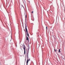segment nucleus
I'll return each instance as SVG.
<instances>
[{
    "instance_id": "nucleus-9",
    "label": "nucleus",
    "mask_w": 65,
    "mask_h": 65,
    "mask_svg": "<svg viewBox=\"0 0 65 65\" xmlns=\"http://www.w3.org/2000/svg\"><path fill=\"white\" fill-rule=\"evenodd\" d=\"M46 30H47V26L46 27Z\"/></svg>"
},
{
    "instance_id": "nucleus-5",
    "label": "nucleus",
    "mask_w": 65,
    "mask_h": 65,
    "mask_svg": "<svg viewBox=\"0 0 65 65\" xmlns=\"http://www.w3.org/2000/svg\"><path fill=\"white\" fill-rule=\"evenodd\" d=\"M59 52L60 53H61V51H60V49H59Z\"/></svg>"
},
{
    "instance_id": "nucleus-4",
    "label": "nucleus",
    "mask_w": 65,
    "mask_h": 65,
    "mask_svg": "<svg viewBox=\"0 0 65 65\" xmlns=\"http://www.w3.org/2000/svg\"><path fill=\"white\" fill-rule=\"evenodd\" d=\"M29 39V38L27 37V36H26V40H28Z\"/></svg>"
},
{
    "instance_id": "nucleus-2",
    "label": "nucleus",
    "mask_w": 65,
    "mask_h": 65,
    "mask_svg": "<svg viewBox=\"0 0 65 65\" xmlns=\"http://www.w3.org/2000/svg\"><path fill=\"white\" fill-rule=\"evenodd\" d=\"M23 49L24 50V54H26V47L25 45H23Z\"/></svg>"
},
{
    "instance_id": "nucleus-6",
    "label": "nucleus",
    "mask_w": 65,
    "mask_h": 65,
    "mask_svg": "<svg viewBox=\"0 0 65 65\" xmlns=\"http://www.w3.org/2000/svg\"><path fill=\"white\" fill-rule=\"evenodd\" d=\"M54 50L55 51V52H56H56H57V50H56V49H54Z\"/></svg>"
},
{
    "instance_id": "nucleus-8",
    "label": "nucleus",
    "mask_w": 65,
    "mask_h": 65,
    "mask_svg": "<svg viewBox=\"0 0 65 65\" xmlns=\"http://www.w3.org/2000/svg\"><path fill=\"white\" fill-rule=\"evenodd\" d=\"M31 13H33V11H32Z\"/></svg>"
},
{
    "instance_id": "nucleus-3",
    "label": "nucleus",
    "mask_w": 65,
    "mask_h": 65,
    "mask_svg": "<svg viewBox=\"0 0 65 65\" xmlns=\"http://www.w3.org/2000/svg\"><path fill=\"white\" fill-rule=\"evenodd\" d=\"M29 61H30V59H28V58L26 61V65H28V64Z\"/></svg>"
},
{
    "instance_id": "nucleus-7",
    "label": "nucleus",
    "mask_w": 65,
    "mask_h": 65,
    "mask_svg": "<svg viewBox=\"0 0 65 65\" xmlns=\"http://www.w3.org/2000/svg\"><path fill=\"white\" fill-rule=\"evenodd\" d=\"M26 55L27 56H28V53H26Z\"/></svg>"
},
{
    "instance_id": "nucleus-11",
    "label": "nucleus",
    "mask_w": 65,
    "mask_h": 65,
    "mask_svg": "<svg viewBox=\"0 0 65 65\" xmlns=\"http://www.w3.org/2000/svg\"><path fill=\"white\" fill-rule=\"evenodd\" d=\"M26 17H27V15H26Z\"/></svg>"
},
{
    "instance_id": "nucleus-1",
    "label": "nucleus",
    "mask_w": 65,
    "mask_h": 65,
    "mask_svg": "<svg viewBox=\"0 0 65 65\" xmlns=\"http://www.w3.org/2000/svg\"><path fill=\"white\" fill-rule=\"evenodd\" d=\"M25 24V30H26V32L27 33V36L28 37H29V34L28 33V31H27V25L26 24V23Z\"/></svg>"
},
{
    "instance_id": "nucleus-10",
    "label": "nucleus",
    "mask_w": 65,
    "mask_h": 65,
    "mask_svg": "<svg viewBox=\"0 0 65 65\" xmlns=\"http://www.w3.org/2000/svg\"><path fill=\"white\" fill-rule=\"evenodd\" d=\"M26 58L25 59V61H26Z\"/></svg>"
},
{
    "instance_id": "nucleus-12",
    "label": "nucleus",
    "mask_w": 65,
    "mask_h": 65,
    "mask_svg": "<svg viewBox=\"0 0 65 65\" xmlns=\"http://www.w3.org/2000/svg\"><path fill=\"white\" fill-rule=\"evenodd\" d=\"M53 37H54V35H53Z\"/></svg>"
}]
</instances>
